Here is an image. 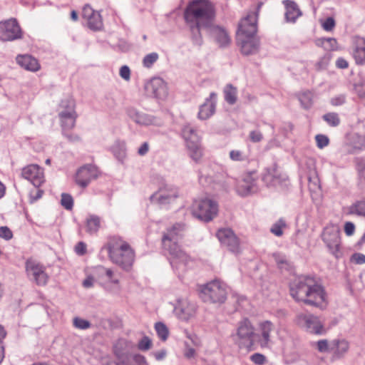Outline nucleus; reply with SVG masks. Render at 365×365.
Instances as JSON below:
<instances>
[{"label": "nucleus", "instance_id": "f257e3e1", "mask_svg": "<svg viewBox=\"0 0 365 365\" xmlns=\"http://www.w3.org/2000/svg\"><path fill=\"white\" fill-rule=\"evenodd\" d=\"M291 296L297 302L323 308L327 305V294L324 287L309 276H300L289 285Z\"/></svg>", "mask_w": 365, "mask_h": 365}, {"label": "nucleus", "instance_id": "f03ea898", "mask_svg": "<svg viewBox=\"0 0 365 365\" xmlns=\"http://www.w3.org/2000/svg\"><path fill=\"white\" fill-rule=\"evenodd\" d=\"M183 226L180 224L173 225L168 229L162 239L163 247L171 257V264L173 267L180 268V266H187L190 259L189 256L183 252L178 241L182 237Z\"/></svg>", "mask_w": 365, "mask_h": 365}, {"label": "nucleus", "instance_id": "7ed1b4c3", "mask_svg": "<svg viewBox=\"0 0 365 365\" xmlns=\"http://www.w3.org/2000/svg\"><path fill=\"white\" fill-rule=\"evenodd\" d=\"M107 247L109 257L114 264L125 271L132 268L135 253L128 242L120 237L113 236L110 238Z\"/></svg>", "mask_w": 365, "mask_h": 365}, {"label": "nucleus", "instance_id": "20e7f679", "mask_svg": "<svg viewBox=\"0 0 365 365\" xmlns=\"http://www.w3.org/2000/svg\"><path fill=\"white\" fill-rule=\"evenodd\" d=\"M186 22H197L210 27L214 23L215 12L212 4L207 0H195L189 4L185 11Z\"/></svg>", "mask_w": 365, "mask_h": 365}, {"label": "nucleus", "instance_id": "39448f33", "mask_svg": "<svg viewBox=\"0 0 365 365\" xmlns=\"http://www.w3.org/2000/svg\"><path fill=\"white\" fill-rule=\"evenodd\" d=\"M227 285L217 279L212 280L200 287V296L205 302L222 304L227 297Z\"/></svg>", "mask_w": 365, "mask_h": 365}, {"label": "nucleus", "instance_id": "423d86ee", "mask_svg": "<svg viewBox=\"0 0 365 365\" xmlns=\"http://www.w3.org/2000/svg\"><path fill=\"white\" fill-rule=\"evenodd\" d=\"M231 336L240 349H253L256 334L255 327L248 319H244L238 323L235 332Z\"/></svg>", "mask_w": 365, "mask_h": 365}, {"label": "nucleus", "instance_id": "0eeeda50", "mask_svg": "<svg viewBox=\"0 0 365 365\" xmlns=\"http://www.w3.org/2000/svg\"><path fill=\"white\" fill-rule=\"evenodd\" d=\"M192 212L197 218L210 222L217 216L218 205L209 197L195 200L192 205Z\"/></svg>", "mask_w": 365, "mask_h": 365}, {"label": "nucleus", "instance_id": "6e6552de", "mask_svg": "<svg viewBox=\"0 0 365 365\" xmlns=\"http://www.w3.org/2000/svg\"><path fill=\"white\" fill-rule=\"evenodd\" d=\"M182 136L189 150L190 156L195 162L199 161L202 156V148L200 143L201 138L197 130L190 125H185L182 129Z\"/></svg>", "mask_w": 365, "mask_h": 365}, {"label": "nucleus", "instance_id": "1a4fd4ad", "mask_svg": "<svg viewBox=\"0 0 365 365\" xmlns=\"http://www.w3.org/2000/svg\"><path fill=\"white\" fill-rule=\"evenodd\" d=\"M322 238L331 254L336 257L341 255L340 228L336 225H329L324 227Z\"/></svg>", "mask_w": 365, "mask_h": 365}, {"label": "nucleus", "instance_id": "9d476101", "mask_svg": "<svg viewBox=\"0 0 365 365\" xmlns=\"http://www.w3.org/2000/svg\"><path fill=\"white\" fill-rule=\"evenodd\" d=\"M296 324L302 329L312 334L322 335L327 332L320 319L312 314L300 313L296 316Z\"/></svg>", "mask_w": 365, "mask_h": 365}, {"label": "nucleus", "instance_id": "9b49d317", "mask_svg": "<svg viewBox=\"0 0 365 365\" xmlns=\"http://www.w3.org/2000/svg\"><path fill=\"white\" fill-rule=\"evenodd\" d=\"M60 107L62 110L59 111L58 115L63 131L69 130L76 124L77 115L75 111V102L71 98H67L61 101Z\"/></svg>", "mask_w": 365, "mask_h": 365}, {"label": "nucleus", "instance_id": "f8f14e48", "mask_svg": "<svg viewBox=\"0 0 365 365\" xmlns=\"http://www.w3.org/2000/svg\"><path fill=\"white\" fill-rule=\"evenodd\" d=\"M21 38L22 31L16 19L0 21V40L12 41Z\"/></svg>", "mask_w": 365, "mask_h": 365}, {"label": "nucleus", "instance_id": "ddd939ff", "mask_svg": "<svg viewBox=\"0 0 365 365\" xmlns=\"http://www.w3.org/2000/svg\"><path fill=\"white\" fill-rule=\"evenodd\" d=\"M216 237L221 245L227 247L230 252L237 254L240 252V240L230 228L219 229Z\"/></svg>", "mask_w": 365, "mask_h": 365}, {"label": "nucleus", "instance_id": "4468645a", "mask_svg": "<svg viewBox=\"0 0 365 365\" xmlns=\"http://www.w3.org/2000/svg\"><path fill=\"white\" fill-rule=\"evenodd\" d=\"M178 196L176 187L165 185L150 196L153 202L159 205H167L173 202Z\"/></svg>", "mask_w": 365, "mask_h": 365}, {"label": "nucleus", "instance_id": "2eb2a0df", "mask_svg": "<svg viewBox=\"0 0 365 365\" xmlns=\"http://www.w3.org/2000/svg\"><path fill=\"white\" fill-rule=\"evenodd\" d=\"M253 174H245L242 179L237 182L235 190L240 196H248L258 191L257 178L253 176Z\"/></svg>", "mask_w": 365, "mask_h": 365}, {"label": "nucleus", "instance_id": "dca6fc26", "mask_svg": "<svg viewBox=\"0 0 365 365\" xmlns=\"http://www.w3.org/2000/svg\"><path fill=\"white\" fill-rule=\"evenodd\" d=\"M127 115L130 120L141 126L160 125L161 121L156 117L148 113L130 108L127 110Z\"/></svg>", "mask_w": 365, "mask_h": 365}, {"label": "nucleus", "instance_id": "f3484780", "mask_svg": "<svg viewBox=\"0 0 365 365\" xmlns=\"http://www.w3.org/2000/svg\"><path fill=\"white\" fill-rule=\"evenodd\" d=\"M26 269L28 275L32 277L38 285L44 286L47 284L48 276L42 265L33 260H28L26 263Z\"/></svg>", "mask_w": 365, "mask_h": 365}, {"label": "nucleus", "instance_id": "a211bd4d", "mask_svg": "<svg viewBox=\"0 0 365 365\" xmlns=\"http://www.w3.org/2000/svg\"><path fill=\"white\" fill-rule=\"evenodd\" d=\"M197 306L195 303L187 299H180L175 306L174 311L176 316L185 321H187L195 315Z\"/></svg>", "mask_w": 365, "mask_h": 365}, {"label": "nucleus", "instance_id": "6ab92c4d", "mask_svg": "<svg viewBox=\"0 0 365 365\" xmlns=\"http://www.w3.org/2000/svg\"><path fill=\"white\" fill-rule=\"evenodd\" d=\"M257 19L256 13H250L246 17L243 18L238 26L237 31V38L240 37L241 33L242 36H256L257 33Z\"/></svg>", "mask_w": 365, "mask_h": 365}, {"label": "nucleus", "instance_id": "aec40b11", "mask_svg": "<svg viewBox=\"0 0 365 365\" xmlns=\"http://www.w3.org/2000/svg\"><path fill=\"white\" fill-rule=\"evenodd\" d=\"M22 177L31 182L35 187L41 186L44 182L43 169L38 165H29L22 169Z\"/></svg>", "mask_w": 365, "mask_h": 365}, {"label": "nucleus", "instance_id": "412c9836", "mask_svg": "<svg viewBox=\"0 0 365 365\" xmlns=\"http://www.w3.org/2000/svg\"><path fill=\"white\" fill-rule=\"evenodd\" d=\"M145 90L148 95L163 100L168 95V89L164 81L160 78H153L145 85Z\"/></svg>", "mask_w": 365, "mask_h": 365}, {"label": "nucleus", "instance_id": "4be33fe9", "mask_svg": "<svg viewBox=\"0 0 365 365\" xmlns=\"http://www.w3.org/2000/svg\"><path fill=\"white\" fill-rule=\"evenodd\" d=\"M97 176V168L93 165H86L78 169L76 173V181L78 185L85 187Z\"/></svg>", "mask_w": 365, "mask_h": 365}, {"label": "nucleus", "instance_id": "5701e85b", "mask_svg": "<svg viewBox=\"0 0 365 365\" xmlns=\"http://www.w3.org/2000/svg\"><path fill=\"white\" fill-rule=\"evenodd\" d=\"M237 38V43L240 46L242 53L244 55H252L256 53L259 50V41L257 36H242Z\"/></svg>", "mask_w": 365, "mask_h": 365}, {"label": "nucleus", "instance_id": "b1692460", "mask_svg": "<svg viewBox=\"0 0 365 365\" xmlns=\"http://www.w3.org/2000/svg\"><path fill=\"white\" fill-rule=\"evenodd\" d=\"M211 36L220 47H225L230 43L231 38L228 31L223 27L212 25L206 29Z\"/></svg>", "mask_w": 365, "mask_h": 365}, {"label": "nucleus", "instance_id": "393cba45", "mask_svg": "<svg viewBox=\"0 0 365 365\" xmlns=\"http://www.w3.org/2000/svg\"><path fill=\"white\" fill-rule=\"evenodd\" d=\"M217 95L211 93L210 97L207 98L205 103L200 106L198 112V118L200 120H207L210 118L215 111Z\"/></svg>", "mask_w": 365, "mask_h": 365}, {"label": "nucleus", "instance_id": "a878e982", "mask_svg": "<svg viewBox=\"0 0 365 365\" xmlns=\"http://www.w3.org/2000/svg\"><path fill=\"white\" fill-rule=\"evenodd\" d=\"M259 338L258 342L262 347H267L270 342V334L274 329L272 322L268 320L260 322L258 324Z\"/></svg>", "mask_w": 365, "mask_h": 365}, {"label": "nucleus", "instance_id": "bb28decb", "mask_svg": "<svg viewBox=\"0 0 365 365\" xmlns=\"http://www.w3.org/2000/svg\"><path fill=\"white\" fill-rule=\"evenodd\" d=\"M16 61L21 68L31 72H36L41 68L38 61L29 54L18 55Z\"/></svg>", "mask_w": 365, "mask_h": 365}, {"label": "nucleus", "instance_id": "cd10ccee", "mask_svg": "<svg viewBox=\"0 0 365 365\" xmlns=\"http://www.w3.org/2000/svg\"><path fill=\"white\" fill-rule=\"evenodd\" d=\"M353 57L358 65H365V38L356 37L353 46Z\"/></svg>", "mask_w": 365, "mask_h": 365}, {"label": "nucleus", "instance_id": "c85d7f7f", "mask_svg": "<svg viewBox=\"0 0 365 365\" xmlns=\"http://www.w3.org/2000/svg\"><path fill=\"white\" fill-rule=\"evenodd\" d=\"M285 6V18L288 22H295L297 19L302 15V12L297 4L291 0H284L282 1Z\"/></svg>", "mask_w": 365, "mask_h": 365}, {"label": "nucleus", "instance_id": "c756f323", "mask_svg": "<svg viewBox=\"0 0 365 365\" xmlns=\"http://www.w3.org/2000/svg\"><path fill=\"white\" fill-rule=\"evenodd\" d=\"M188 25L191 36L193 42L197 45H200L202 42V35L200 33L201 29H205V26L202 24H198L197 22H186Z\"/></svg>", "mask_w": 365, "mask_h": 365}, {"label": "nucleus", "instance_id": "7c9ffc66", "mask_svg": "<svg viewBox=\"0 0 365 365\" xmlns=\"http://www.w3.org/2000/svg\"><path fill=\"white\" fill-rule=\"evenodd\" d=\"M101 217L95 215H89L86 221V232L91 235L98 232L101 227Z\"/></svg>", "mask_w": 365, "mask_h": 365}, {"label": "nucleus", "instance_id": "2f4dec72", "mask_svg": "<svg viewBox=\"0 0 365 365\" xmlns=\"http://www.w3.org/2000/svg\"><path fill=\"white\" fill-rule=\"evenodd\" d=\"M316 46L322 47L326 51H336L338 48V44L334 38H320L315 41Z\"/></svg>", "mask_w": 365, "mask_h": 365}, {"label": "nucleus", "instance_id": "473e14b6", "mask_svg": "<svg viewBox=\"0 0 365 365\" xmlns=\"http://www.w3.org/2000/svg\"><path fill=\"white\" fill-rule=\"evenodd\" d=\"M262 180L267 185H276L279 182L276 168H267Z\"/></svg>", "mask_w": 365, "mask_h": 365}, {"label": "nucleus", "instance_id": "72a5a7b5", "mask_svg": "<svg viewBox=\"0 0 365 365\" xmlns=\"http://www.w3.org/2000/svg\"><path fill=\"white\" fill-rule=\"evenodd\" d=\"M334 350L331 351L336 357H340L349 349V343L346 340H334L331 341Z\"/></svg>", "mask_w": 365, "mask_h": 365}, {"label": "nucleus", "instance_id": "f704fd0d", "mask_svg": "<svg viewBox=\"0 0 365 365\" xmlns=\"http://www.w3.org/2000/svg\"><path fill=\"white\" fill-rule=\"evenodd\" d=\"M111 150L119 160H123L126 155V144L124 141L117 140L113 145Z\"/></svg>", "mask_w": 365, "mask_h": 365}, {"label": "nucleus", "instance_id": "c9c22d12", "mask_svg": "<svg viewBox=\"0 0 365 365\" xmlns=\"http://www.w3.org/2000/svg\"><path fill=\"white\" fill-rule=\"evenodd\" d=\"M225 99L230 105L237 101V89L232 85H227L224 90Z\"/></svg>", "mask_w": 365, "mask_h": 365}, {"label": "nucleus", "instance_id": "e433bc0d", "mask_svg": "<svg viewBox=\"0 0 365 365\" xmlns=\"http://www.w3.org/2000/svg\"><path fill=\"white\" fill-rule=\"evenodd\" d=\"M86 22L89 29L92 30H100L103 26V21L99 12L94 14L91 19L86 20Z\"/></svg>", "mask_w": 365, "mask_h": 365}, {"label": "nucleus", "instance_id": "4c0bfd02", "mask_svg": "<svg viewBox=\"0 0 365 365\" xmlns=\"http://www.w3.org/2000/svg\"><path fill=\"white\" fill-rule=\"evenodd\" d=\"M312 346L315 347L320 353L329 352L334 350L331 343L329 344L327 339H320L316 342H313Z\"/></svg>", "mask_w": 365, "mask_h": 365}, {"label": "nucleus", "instance_id": "58836bf2", "mask_svg": "<svg viewBox=\"0 0 365 365\" xmlns=\"http://www.w3.org/2000/svg\"><path fill=\"white\" fill-rule=\"evenodd\" d=\"M229 157L232 161L242 162L249 159V155L242 150L234 149L230 151Z\"/></svg>", "mask_w": 365, "mask_h": 365}, {"label": "nucleus", "instance_id": "ea45409f", "mask_svg": "<svg viewBox=\"0 0 365 365\" xmlns=\"http://www.w3.org/2000/svg\"><path fill=\"white\" fill-rule=\"evenodd\" d=\"M101 274L104 275L110 283L115 285L119 284V279L112 269L102 267Z\"/></svg>", "mask_w": 365, "mask_h": 365}, {"label": "nucleus", "instance_id": "a19ab883", "mask_svg": "<svg viewBox=\"0 0 365 365\" xmlns=\"http://www.w3.org/2000/svg\"><path fill=\"white\" fill-rule=\"evenodd\" d=\"M287 227L286 222L283 219H279L272 226L270 231L275 236L280 237L283 235V229Z\"/></svg>", "mask_w": 365, "mask_h": 365}, {"label": "nucleus", "instance_id": "79ce46f5", "mask_svg": "<svg viewBox=\"0 0 365 365\" xmlns=\"http://www.w3.org/2000/svg\"><path fill=\"white\" fill-rule=\"evenodd\" d=\"M313 94L310 91H305L299 94V100L304 108H309L312 104Z\"/></svg>", "mask_w": 365, "mask_h": 365}, {"label": "nucleus", "instance_id": "37998d69", "mask_svg": "<svg viewBox=\"0 0 365 365\" xmlns=\"http://www.w3.org/2000/svg\"><path fill=\"white\" fill-rule=\"evenodd\" d=\"M273 257L279 269H289L290 265L284 255H282L279 253H274L273 255Z\"/></svg>", "mask_w": 365, "mask_h": 365}, {"label": "nucleus", "instance_id": "c03bdc74", "mask_svg": "<svg viewBox=\"0 0 365 365\" xmlns=\"http://www.w3.org/2000/svg\"><path fill=\"white\" fill-rule=\"evenodd\" d=\"M159 58V55L153 52L147 54L143 59V65L145 68H150Z\"/></svg>", "mask_w": 365, "mask_h": 365}, {"label": "nucleus", "instance_id": "a18cd8bd", "mask_svg": "<svg viewBox=\"0 0 365 365\" xmlns=\"http://www.w3.org/2000/svg\"><path fill=\"white\" fill-rule=\"evenodd\" d=\"M323 119L331 126H337L340 123V119L336 113H328L323 115Z\"/></svg>", "mask_w": 365, "mask_h": 365}, {"label": "nucleus", "instance_id": "49530a36", "mask_svg": "<svg viewBox=\"0 0 365 365\" xmlns=\"http://www.w3.org/2000/svg\"><path fill=\"white\" fill-rule=\"evenodd\" d=\"M156 332L159 338L163 341H165L168 336V329L167 327L161 322H158L155 326Z\"/></svg>", "mask_w": 365, "mask_h": 365}, {"label": "nucleus", "instance_id": "de8ad7c7", "mask_svg": "<svg viewBox=\"0 0 365 365\" xmlns=\"http://www.w3.org/2000/svg\"><path fill=\"white\" fill-rule=\"evenodd\" d=\"M350 213L365 217V201H360L350 207Z\"/></svg>", "mask_w": 365, "mask_h": 365}, {"label": "nucleus", "instance_id": "09e8293b", "mask_svg": "<svg viewBox=\"0 0 365 365\" xmlns=\"http://www.w3.org/2000/svg\"><path fill=\"white\" fill-rule=\"evenodd\" d=\"M331 60V56L329 54H325L321 57L315 64V68L317 71H322L328 67V65Z\"/></svg>", "mask_w": 365, "mask_h": 365}, {"label": "nucleus", "instance_id": "8fccbe9b", "mask_svg": "<svg viewBox=\"0 0 365 365\" xmlns=\"http://www.w3.org/2000/svg\"><path fill=\"white\" fill-rule=\"evenodd\" d=\"M354 88L359 98H365V81L364 79H359L354 84Z\"/></svg>", "mask_w": 365, "mask_h": 365}, {"label": "nucleus", "instance_id": "3c124183", "mask_svg": "<svg viewBox=\"0 0 365 365\" xmlns=\"http://www.w3.org/2000/svg\"><path fill=\"white\" fill-rule=\"evenodd\" d=\"M73 324L79 329H87L91 327V323L88 320L80 317H75L73 320Z\"/></svg>", "mask_w": 365, "mask_h": 365}, {"label": "nucleus", "instance_id": "603ef678", "mask_svg": "<svg viewBox=\"0 0 365 365\" xmlns=\"http://www.w3.org/2000/svg\"><path fill=\"white\" fill-rule=\"evenodd\" d=\"M61 205L66 210H71L73 207V200L72 197L68 194L63 193L61 195Z\"/></svg>", "mask_w": 365, "mask_h": 365}, {"label": "nucleus", "instance_id": "864d4df0", "mask_svg": "<svg viewBox=\"0 0 365 365\" xmlns=\"http://www.w3.org/2000/svg\"><path fill=\"white\" fill-rule=\"evenodd\" d=\"M249 139L252 143H259L263 139L262 133L259 130H251L249 133Z\"/></svg>", "mask_w": 365, "mask_h": 365}, {"label": "nucleus", "instance_id": "5fc2aeb1", "mask_svg": "<svg viewBox=\"0 0 365 365\" xmlns=\"http://www.w3.org/2000/svg\"><path fill=\"white\" fill-rule=\"evenodd\" d=\"M151 344V340L148 336H144L138 342V347L141 351H147L150 349Z\"/></svg>", "mask_w": 365, "mask_h": 365}, {"label": "nucleus", "instance_id": "6e6d98bb", "mask_svg": "<svg viewBox=\"0 0 365 365\" xmlns=\"http://www.w3.org/2000/svg\"><path fill=\"white\" fill-rule=\"evenodd\" d=\"M346 102V96L344 94H339L332 97L330 103L334 106H339L343 105Z\"/></svg>", "mask_w": 365, "mask_h": 365}, {"label": "nucleus", "instance_id": "4d7b16f0", "mask_svg": "<svg viewBox=\"0 0 365 365\" xmlns=\"http://www.w3.org/2000/svg\"><path fill=\"white\" fill-rule=\"evenodd\" d=\"M97 13H98V11L93 10L91 6L85 5L83 8L82 16L86 21L88 19H91L94 14Z\"/></svg>", "mask_w": 365, "mask_h": 365}, {"label": "nucleus", "instance_id": "13d9d810", "mask_svg": "<svg viewBox=\"0 0 365 365\" xmlns=\"http://www.w3.org/2000/svg\"><path fill=\"white\" fill-rule=\"evenodd\" d=\"M318 148H323L328 145L329 138L324 135H317L315 137Z\"/></svg>", "mask_w": 365, "mask_h": 365}, {"label": "nucleus", "instance_id": "bf43d9fd", "mask_svg": "<svg viewBox=\"0 0 365 365\" xmlns=\"http://www.w3.org/2000/svg\"><path fill=\"white\" fill-rule=\"evenodd\" d=\"M0 237L9 240L13 237V233L8 227L2 226L0 227Z\"/></svg>", "mask_w": 365, "mask_h": 365}, {"label": "nucleus", "instance_id": "052dcab7", "mask_svg": "<svg viewBox=\"0 0 365 365\" xmlns=\"http://www.w3.org/2000/svg\"><path fill=\"white\" fill-rule=\"evenodd\" d=\"M250 359L253 363L258 365H262L264 363L266 359L263 354L256 353L250 356Z\"/></svg>", "mask_w": 365, "mask_h": 365}, {"label": "nucleus", "instance_id": "680f3d73", "mask_svg": "<svg viewBox=\"0 0 365 365\" xmlns=\"http://www.w3.org/2000/svg\"><path fill=\"white\" fill-rule=\"evenodd\" d=\"M335 26L334 19L331 17L327 18L322 24L323 29L327 31H331Z\"/></svg>", "mask_w": 365, "mask_h": 365}, {"label": "nucleus", "instance_id": "e2e57ef3", "mask_svg": "<svg viewBox=\"0 0 365 365\" xmlns=\"http://www.w3.org/2000/svg\"><path fill=\"white\" fill-rule=\"evenodd\" d=\"M120 77L125 80L129 81L130 78V70L128 66H123L120 69Z\"/></svg>", "mask_w": 365, "mask_h": 365}, {"label": "nucleus", "instance_id": "0e129e2a", "mask_svg": "<svg viewBox=\"0 0 365 365\" xmlns=\"http://www.w3.org/2000/svg\"><path fill=\"white\" fill-rule=\"evenodd\" d=\"M355 231V225L351 222H346L344 225V232L347 236H351Z\"/></svg>", "mask_w": 365, "mask_h": 365}, {"label": "nucleus", "instance_id": "69168bd1", "mask_svg": "<svg viewBox=\"0 0 365 365\" xmlns=\"http://www.w3.org/2000/svg\"><path fill=\"white\" fill-rule=\"evenodd\" d=\"M76 252L79 255H83L86 252V245L85 243L80 242L75 247Z\"/></svg>", "mask_w": 365, "mask_h": 365}, {"label": "nucleus", "instance_id": "338daca9", "mask_svg": "<svg viewBox=\"0 0 365 365\" xmlns=\"http://www.w3.org/2000/svg\"><path fill=\"white\" fill-rule=\"evenodd\" d=\"M150 146L148 143H143L138 150V154L140 156H143L148 153L149 151Z\"/></svg>", "mask_w": 365, "mask_h": 365}, {"label": "nucleus", "instance_id": "774afa93", "mask_svg": "<svg viewBox=\"0 0 365 365\" xmlns=\"http://www.w3.org/2000/svg\"><path fill=\"white\" fill-rule=\"evenodd\" d=\"M352 260L359 264H364L365 263V255L361 253L354 254L352 256Z\"/></svg>", "mask_w": 365, "mask_h": 365}]
</instances>
